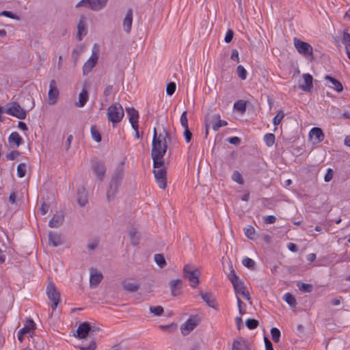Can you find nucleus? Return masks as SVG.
Here are the masks:
<instances>
[{"instance_id": "1", "label": "nucleus", "mask_w": 350, "mask_h": 350, "mask_svg": "<svg viewBox=\"0 0 350 350\" xmlns=\"http://www.w3.org/2000/svg\"><path fill=\"white\" fill-rule=\"evenodd\" d=\"M170 135L167 131H164V133L157 134L156 128H154L151 150L154 168L164 165L163 157L167 149V139H170Z\"/></svg>"}, {"instance_id": "2", "label": "nucleus", "mask_w": 350, "mask_h": 350, "mask_svg": "<svg viewBox=\"0 0 350 350\" xmlns=\"http://www.w3.org/2000/svg\"><path fill=\"white\" fill-rule=\"evenodd\" d=\"M123 164H121V165L114 171L111 180L110 189L107 192V197L108 200H109L111 197L113 196L118 186L120 185L123 176Z\"/></svg>"}, {"instance_id": "3", "label": "nucleus", "mask_w": 350, "mask_h": 350, "mask_svg": "<svg viewBox=\"0 0 350 350\" xmlns=\"http://www.w3.org/2000/svg\"><path fill=\"white\" fill-rule=\"evenodd\" d=\"M124 115V109L119 103L111 105L107 109V116L108 120L113 124L120 122L122 120Z\"/></svg>"}, {"instance_id": "4", "label": "nucleus", "mask_w": 350, "mask_h": 350, "mask_svg": "<svg viewBox=\"0 0 350 350\" xmlns=\"http://www.w3.org/2000/svg\"><path fill=\"white\" fill-rule=\"evenodd\" d=\"M200 274V271L194 269L191 265H186L183 268V276L190 282L192 288H196L199 284Z\"/></svg>"}, {"instance_id": "5", "label": "nucleus", "mask_w": 350, "mask_h": 350, "mask_svg": "<svg viewBox=\"0 0 350 350\" xmlns=\"http://www.w3.org/2000/svg\"><path fill=\"white\" fill-rule=\"evenodd\" d=\"M206 137L208 133V127L212 126L213 130L217 131L221 126L228 125V122L226 120L220 119V115L218 113L213 114L206 118Z\"/></svg>"}, {"instance_id": "6", "label": "nucleus", "mask_w": 350, "mask_h": 350, "mask_svg": "<svg viewBox=\"0 0 350 350\" xmlns=\"http://www.w3.org/2000/svg\"><path fill=\"white\" fill-rule=\"evenodd\" d=\"M294 46L297 51L306 57H313V48L308 42H304L297 38L293 39Z\"/></svg>"}, {"instance_id": "7", "label": "nucleus", "mask_w": 350, "mask_h": 350, "mask_svg": "<svg viewBox=\"0 0 350 350\" xmlns=\"http://www.w3.org/2000/svg\"><path fill=\"white\" fill-rule=\"evenodd\" d=\"M46 294L48 298L53 302L52 309L55 310L60 302V293L57 290L55 284L50 282L46 287Z\"/></svg>"}, {"instance_id": "8", "label": "nucleus", "mask_w": 350, "mask_h": 350, "mask_svg": "<svg viewBox=\"0 0 350 350\" xmlns=\"http://www.w3.org/2000/svg\"><path fill=\"white\" fill-rule=\"evenodd\" d=\"M5 113L15 116L18 119L24 120L27 116L25 110L18 103H14L12 105L5 110Z\"/></svg>"}, {"instance_id": "9", "label": "nucleus", "mask_w": 350, "mask_h": 350, "mask_svg": "<svg viewBox=\"0 0 350 350\" xmlns=\"http://www.w3.org/2000/svg\"><path fill=\"white\" fill-rule=\"evenodd\" d=\"M155 180L159 187L164 189L167 187V172L165 167H159L158 170H154L153 171Z\"/></svg>"}, {"instance_id": "10", "label": "nucleus", "mask_w": 350, "mask_h": 350, "mask_svg": "<svg viewBox=\"0 0 350 350\" xmlns=\"http://www.w3.org/2000/svg\"><path fill=\"white\" fill-rule=\"evenodd\" d=\"M59 90L57 88L55 80L52 79L49 83V90L48 92L49 104L53 105L57 103L59 97Z\"/></svg>"}, {"instance_id": "11", "label": "nucleus", "mask_w": 350, "mask_h": 350, "mask_svg": "<svg viewBox=\"0 0 350 350\" xmlns=\"http://www.w3.org/2000/svg\"><path fill=\"white\" fill-rule=\"evenodd\" d=\"M198 321L196 317L189 318L185 323L180 326V330L184 336L188 335L198 325Z\"/></svg>"}, {"instance_id": "12", "label": "nucleus", "mask_w": 350, "mask_h": 350, "mask_svg": "<svg viewBox=\"0 0 350 350\" xmlns=\"http://www.w3.org/2000/svg\"><path fill=\"white\" fill-rule=\"evenodd\" d=\"M87 33L88 31L86 29V18L85 16H81L77 24V40L79 41H81L83 38L87 34Z\"/></svg>"}, {"instance_id": "13", "label": "nucleus", "mask_w": 350, "mask_h": 350, "mask_svg": "<svg viewBox=\"0 0 350 350\" xmlns=\"http://www.w3.org/2000/svg\"><path fill=\"white\" fill-rule=\"evenodd\" d=\"M93 171L96 178L102 181L106 173V167L103 162L98 161H95L93 164Z\"/></svg>"}, {"instance_id": "14", "label": "nucleus", "mask_w": 350, "mask_h": 350, "mask_svg": "<svg viewBox=\"0 0 350 350\" xmlns=\"http://www.w3.org/2000/svg\"><path fill=\"white\" fill-rule=\"evenodd\" d=\"M91 331V325L88 322L81 323L77 329L76 336L80 339L85 338Z\"/></svg>"}, {"instance_id": "15", "label": "nucleus", "mask_w": 350, "mask_h": 350, "mask_svg": "<svg viewBox=\"0 0 350 350\" xmlns=\"http://www.w3.org/2000/svg\"><path fill=\"white\" fill-rule=\"evenodd\" d=\"M98 59V55L93 52L90 59H88L83 66V72L84 75L89 73L92 70L96 64Z\"/></svg>"}, {"instance_id": "16", "label": "nucleus", "mask_w": 350, "mask_h": 350, "mask_svg": "<svg viewBox=\"0 0 350 350\" xmlns=\"http://www.w3.org/2000/svg\"><path fill=\"white\" fill-rule=\"evenodd\" d=\"M126 111L129 116V120L132 128H135L138 125L139 113L133 107H126Z\"/></svg>"}, {"instance_id": "17", "label": "nucleus", "mask_w": 350, "mask_h": 350, "mask_svg": "<svg viewBox=\"0 0 350 350\" xmlns=\"http://www.w3.org/2000/svg\"><path fill=\"white\" fill-rule=\"evenodd\" d=\"M310 137L314 140V144H319L324 139L323 131L318 127L312 128L309 133Z\"/></svg>"}, {"instance_id": "18", "label": "nucleus", "mask_w": 350, "mask_h": 350, "mask_svg": "<svg viewBox=\"0 0 350 350\" xmlns=\"http://www.w3.org/2000/svg\"><path fill=\"white\" fill-rule=\"evenodd\" d=\"M232 350H250V345L246 340L240 338L234 341Z\"/></svg>"}, {"instance_id": "19", "label": "nucleus", "mask_w": 350, "mask_h": 350, "mask_svg": "<svg viewBox=\"0 0 350 350\" xmlns=\"http://www.w3.org/2000/svg\"><path fill=\"white\" fill-rule=\"evenodd\" d=\"M64 220V215L62 213H57L53 215L49 222L51 228H59L62 226Z\"/></svg>"}, {"instance_id": "20", "label": "nucleus", "mask_w": 350, "mask_h": 350, "mask_svg": "<svg viewBox=\"0 0 350 350\" xmlns=\"http://www.w3.org/2000/svg\"><path fill=\"white\" fill-rule=\"evenodd\" d=\"M183 282L180 279L172 280L170 282L169 286L171 291V294L173 296L180 295V290L182 287Z\"/></svg>"}, {"instance_id": "21", "label": "nucleus", "mask_w": 350, "mask_h": 350, "mask_svg": "<svg viewBox=\"0 0 350 350\" xmlns=\"http://www.w3.org/2000/svg\"><path fill=\"white\" fill-rule=\"evenodd\" d=\"M133 23V10L128 9L126 16L123 20V28L126 33H129L131 29Z\"/></svg>"}, {"instance_id": "22", "label": "nucleus", "mask_w": 350, "mask_h": 350, "mask_svg": "<svg viewBox=\"0 0 350 350\" xmlns=\"http://www.w3.org/2000/svg\"><path fill=\"white\" fill-rule=\"evenodd\" d=\"M103 276L100 272H97L96 270L91 271L90 278V284L91 287L97 286L102 281Z\"/></svg>"}, {"instance_id": "23", "label": "nucleus", "mask_w": 350, "mask_h": 350, "mask_svg": "<svg viewBox=\"0 0 350 350\" xmlns=\"http://www.w3.org/2000/svg\"><path fill=\"white\" fill-rule=\"evenodd\" d=\"M303 78L304 79V84L300 85L299 88L304 92H310L313 88L312 76L310 74H304Z\"/></svg>"}, {"instance_id": "24", "label": "nucleus", "mask_w": 350, "mask_h": 350, "mask_svg": "<svg viewBox=\"0 0 350 350\" xmlns=\"http://www.w3.org/2000/svg\"><path fill=\"white\" fill-rule=\"evenodd\" d=\"M49 242L53 247L59 246L63 243L61 235L53 232H49Z\"/></svg>"}, {"instance_id": "25", "label": "nucleus", "mask_w": 350, "mask_h": 350, "mask_svg": "<svg viewBox=\"0 0 350 350\" xmlns=\"http://www.w3.org/2000/svg\"><path fill=\"white\" fill-rule=\"evenodd\" d=\"M122 286L123 290L130 293L137 292L140 287L138 283L133 282L131 281H124L122 284Z\"/></svg>"}, {"instance_id": "26", "label": "nucleus", "mask_w": 350, "mask_h": 350, "mask_svg": "<svg viewBox=\"0 0 350 350\" xmlns=\"http://www.w3.org/2000/svg\"><path fill=\"white\" fill-rule=\"evenodd\" d=\"M109 0H90V8L94 11H99L103 9Z\"/></svg>"}, {"instance_id": "27", "label": "nucleus", "mask_w": 350, "mask_h": 350, "mask_svg": "<svg viewBox=\"0 0 350 350\" xmlns=\"http://www.w3.org/2000/svg\"><path fill=\"white\" fill-rule=\"evenodd\" d=\"M109 0H90V8L94 11H99L103 9Z\"/></svg>"}, {"instance_id": "28", "label": "nucleus", "mask_w": 350, "mask_h": 350, "mask_svg": "<svg viewBox=\"0 0 350 350\" xmlns=\"http://www.w3.org/2000/svg\"><path fill=\"white\" fill-rule=\"evenodd\" d=\"M87 193L83 187L78 189L77 202L81 206H84L88 203Z\"/></svg>"}, {"instance_id": "29", "label": "nucleus", "mask_w": 350, "mask_h": 350, "mask_svg": "<svg viewBox=\"0 0 350 350\" xmlns=\"http://www.w3.org/2000/svg\"><path fill=\"white\" fill-rule=\"evenodd\" d=\"M202 299L206 303V304L211 308H215V299L213 298L211 293H202L200 292V293Z\"/></svg>"}, {"instance_id": "30", "label": "nucleus", "mask_w": 350, "mask_h": 350, "mask_svg": "<svg viewBox=\"0 0 350 350\" xmlns=\"http://www.w3.org/2000/svg\"><path fill=\"white\" fill-rule=\"evenodd\" d=\"M8 142L18 147L23 143V139L17 132H12L8 137Z\"/></svg>"}, {"instance_id": "31", "label": "nucleus", "mask_w": 350, "mask_h": 350, "mask_svg": "<svg viewBox=\"0 0 350 350\" xmlns=\"http://www.w3.org/2000/svg\"><path fill=\"white\" fill-rule=\"evenodd\" d=\"M341 42L345 46L346 53H350V33L343 31L341 36Z\"/></svg>"}, {"instance_id": "32", "label": "nucleus", "mask_w": 350, "mask_h": 350, "mask_svg": "<svg viewBox=\"0 0 350 350\" xmlns=\"http://www.w3.org/2000/svg\"><path fill=\"white\" fill-rule=\"evenodd\" d=\"M325 79L326 80H328L330 81V83H332V85H334V89L338 92H340L342 91L343 90V87H342V83L338 81L337 79H336L335 78L331 77V76H329V75H326L325 77Z\"/></svg>"}, {"instance_id": "33", "label": "nucleus", "mask_w": 350, "mask_h": 350, "mask_svg": "<svg viewBox=\"0 0 350 350\" xmlns=\"http://www.w3.org/2000/svg\"><path fill=\"white\" fill-rule=\"evenodd\" d=\"M88 98V92L85 90H83L79 95V101L76 103V105L79 107H83L87 103Z\"/></svg>"}, {"instance_id": "34", "label": "nucleus", "mask_w": 350, "mask_h": 350, "mask_svg": "<svg viewBox=\"0 0 350 350\" xmlns=\"http://www.w3.org/2000/svg\"><path fill=\"white\" fill-rule=\"evenodd\" d=\"M129 234L130 237L131 244L137 245L139 243V237L137 235V231L135 228H132L129 230Z\"/></svg>"}, {"instance_id": "35", "label": "nucleus", "mask_w": 350, "mask_h": 350, "mask_svg": "<svg viewBox=\"0 0 350 350\" xmlns=\"http://www.w3.org/2000/svg\"><path fill=\"white\" fill-rule=\"evenodd\" d=\"M36 326L34 321L31 319H27L25 321V324L24 327H23L20 331L21 334H27L30 332L31 329H33Z\"/></svg>"}, {"instance_id": "36", "label": "nucleus", "mask_w": 350, "mask_h": 350, "mask_svg": "<svg viewBox=\"0 0 350 350\" xmlns=\"http://www.w3.org/2000/svg\"><path fill=\"white\" fill-rule=\"evenodd\" d=\"M233 287L234 291L237 294L242 295L245 291L246 288L244 286L243 282L242 280H239L236 283L233 284Z\"/></svg>"}, {"instance_id": "37", "label": "nucleus", "mask_w": 350, "mask_h": 350, "mask_svg": "<svg viewBox=\"0 0 350 350\" xmlns=\"http://www.w3.org/2000/svg\"><path fill=\"white\" fill-rule=\"evenodd\" d=\"M154 259L156 263L161 268H163L167 265L164 256L161 254H156L154 256Z\"/></svg>"}, {"instance_id": "38", "label": "nucleus", "mask_w": 350, "mask_h": 350, "mask_svg": "<svg viewBox=\"0 0 350 350\" xmlns=\"http://www.w3.org/2000/svg\"><path fill=\"white\" fill-rule=\"evenodd\" d=\"M284 300L291 306H295L297 304V301L295 298L290 293H286L284 297Z\"/></svg>"}, {"instance_id": "39", "label": "nucleus", "mask_w": 350, "mask_h": 350, "mask_svg": "<svg viewBox=\"0 0 350 350\" xmlns=\"http://www.w3.org/2000/svg\"><path fill=\"white\" fill-rule=\"evenodd\" d=\"M245 235L250 239L253 240L254 239L255 229L252 226H247L244 228Z\"/></svg>"}, {"instance_id": "40", "label": "nucleus", "mask_w": 350, "mask_h": 350, "mask_svg": "<svg viewBox=\"0 0 350 350\" xmlns=\"http://www.w3.org/2000/svg\"><path fill=\"white\" fill-rule=\"evenodd\" d=\"M90 133L92 138L96 142H100L101 141V135L99 131L96 129L95 126H92L90 129Z\"/></svg>"}, {"instance_id": "41", "label": "nucleus", "mask_w": 350, "mask_h": 350, "mask_svg": "<svg viewBox=\"0 0 350 350\" xmlns=\"http://www.w3.org/2000/svg\"><path fill=\"white\" fill-rule=\"evenodd\" d=\"M27 171L26 164L21 163L17 166V175L19 178H23L25 176Z\"/></svg>"}, {"instance_id": "42", "label": "nucleus", "mask_w": 350, "mask_h": 350, "mask_svg": "<svg viewBox=\"0 0 350 350\" xmlns=\"http://www.w3.org/2000/svg\"><path fill=\"white\" fill-rule=\"evenodd\" d=\"M275 135L272 133H267L264 137V140L267 146H271L275 143Z\"/></svg>"}, {"instance_id": "43", "label": "nucleus", "mask_w": 350, "mask_h": 350, "mask_svg": "<svg viewBox=\"0 0 350 350\" xmlns=\"http://www.w3.org/2000/svg\"><path fill=\"white\" fill-rule=\"evenodd\" d=\"M271 334L272 340L275 342H278L280 341V335H281V333H280V331L279 330V329H278L276 327L271 328Z\"/></svg>"}, {"instance_id": "44", "label": "nucleus", "mask_w": 350, "mask_h": 350, "mask_svg": "<svg viewBox=\"0 0 350 350\" xmlns=\"http://www.w3.org/2000/svg\"><path fill=\"white\" fill-rule=\"evenodd\" d=\"M297 286L301 291L310 293L312 290V285L306 283H298Z\"/></svg>"}, {"instance_id": "45", "label": "nucleus", "mask_w": 350, "mask_h": 350, "mask_svg": "<svg viewBox=\"0 0 350 350\" xmlns=\"http://www.w3.org/2000/svg\"><path fill=\"white\" fill-rule=\"evenodd\" d=\"M258 321L254 319H248L245 321L247 327L250 329H254L258 326Z\"/></svg>"}, {"instance_id": "46", "label": "nucleus", "mask_w": 350, "mask_h": 350, "mask_svg": "<svg viewBox=\"0 0 350 350\" xmlns=\"http://www.w3.org/2000/svg\"><path fill=\"white\" fill-rule=\"evenodd\" d=\"M237 75H238L239 77L241 79L245 80L246 79L247 71H246V70L245 69V68L243 66L239 65V66H237Z\"/></svg>"}, {"instance_id": "47", "label": "nucleus", "mask_w": 350, "mask_h": 350, "mask_svg": "<svg viewBox=\"0 0 350 350\" xmlns=\"http://www.w3.org/2000/svg\"><path fill=\"white\" fill-rule=\"evenodd\" d=\"M230 272L228 275V278L229 280L231 282V283L233 284L236 283L237 281L240 280V279L236 275V273L232 268V266L230 265Z\"/></svg>"}, {"instance_id": "48", "label": "nucleus", "mask_w": 350, "mask_h": 350, "mask_svg": "<svg viewBox=\"0 0 350 350\" xmlns=\"http://www.w3.org/2000/svg\"><path fill=\"white\" fill-rule=\"evenodd\" d=\"M242 263L245 267H246L250 269H255L256 264H255V262L252 258L247 257L243 260Z\"/></svg>"}, {"instance_id": "49", "label": "nucleus", "mask_w": 350, "mask_h": 350, "mask_svg": "<svg viewBox=\"0 0 350 350\" xmlns=\"http://www.w3.org/2000/svg\"><path fill=\"white\" fill-rule=\"evenodd\" d=\"M232 178L236 183L242 185L244 183L243 178L241 173L238 171H234L232 174Z\"/></svg>"}, {"instance_id": "50", "label": "nucleus", "mask_w": 350, "mask_h": 350, "mask_svg": "<svg viewBox=\"0 0 350 350\" xmlns=\"http://www.w3.org/2000/svg\"><path fill=\"white\" fill-rule=\"evenodd\" d=\"M150 312L154 314L155 316H161L163 314L164 310L162 306H158L156 307H150Z\"/></svg>"}, {"instance_id": "51", "label": "nucleus", "mask_w": 350, "mask_h": 350, "mask_svg": "<svg viewBox=\"0 0 350 350\" xmlns=\"http://www.w3.org/2000/svg\"><path fill=\"white\" fill-rule=\"evenodd\" d=\"M234 108L239 111L243 112L246 109V104L243 100H238L234 104Z\"/></svg>"}, {"instance_id": "52", "label": "nucleus", "mask_w": 350, "mask_h": 350, "mask_svg": "<svg viewBox=\"0 0 350 350\" xmlns=\"http://www.w3.org/2000/svg\"><path fill=\"white\" fill-rule=\"evenodd\" d=\"M284 117L283 111H279L277 115L273 119V123L275 126H278Z\"/></svg>"}, {"instance_id": "53", "label": "nucleus", "mask_w": 350, "mask_h": 350, "mask_svg": "<svg viewBox=\"0 0 350 350\" xmlns=\"http://www.w3.org/2000/svg\"><path fill=\"white\" fill-rule=\"evenodd\" d=\"M176 85L174 82H170L167 85L166 94L169 96H172L176 91Z\"/></svg>"}, {"instance_id": "54", "label": "nucleus", "mask_w": 350, "mask_h": 350, "mask_svg": "<svg viewBox=\"0 0 350 350\" xmlns=\"http://www.w3.org/2000/svg\"><path fill=\"white\" fill-rule=\"evenodd\" d=\"M0 16H3L8 17V18H12V19H15V20H17V21H18L20 19L19 16H18L17 15L13 14L12 12L7 11V10L2 11L0 13Z\"/></svg>"}, {"instance_id": "55", "label": "nucleus", "mask_w": 350, "mask_h": 350, "mask_svg": "<svg viewBox=\"0 0 350 350\" xmlns=\"http://www.w3.org/2000/svg\"><path fill=\"white\" fill-rule=\"evenodd\" d=\"M20 155V152L18 150H12L10 153L7 154L5 157L8 160L13 161L18 156Z\"/></svg>"}, {"instance_id": "56", "label": "nucleus", "mask_w": 350, "mask_h": 350, "mask_svg": "<svg viewBox=\"0 0 350 350\" xmlns=\"http://www.w3.org/2000/svg\"><path fill=\"white\" fill-rule=\"evenodd\" d=\"M180 124L181 125L184 127V128H187L189 127L188 126V120H187V111H184L181 116H180Z\"/></svg>"}, {"instance_id": "57", "label": "nucleus", "mask_w": 350, "mask_h": 350, "mask_svg": "<svg viewBox=\"0 0 350 350\" xmlns=\"http://www.w3.org/2000/svg\"><path fill=\"white\" fill-rule=\"evenodd\" d=\"M184 129H185V131L183 133V135L185 137V141L187 143H189L192 138V133L189 129V127L184 128Z\"/></svg>"}, {"instance_id": "58", "label": "nucleus", "mask_w": 350, "mask_h": 350, "mask_svg": "<svg viewBox=\"0 0 350 350\" xmlns=\"http://www.w3.org/2000/svg\"><path fill=\"white\" fill-rule=\"evenodd\" d=\"M25 100L27 102H29V105H26L25 107L28 108V110H31L34 107V100L32 96L28 95L26 96Z\"/></svg>"}, {"instance_id": "59", "label": "nucleus", "mask_w": 350, "mask_h": 350, "mask_svg": "<svg viewBox=\"0 0 350 350\" xmlns=\"http://www.w3.org/2000/svg\"><path fill=\"white\" fill-rule=\"evenodd\" d=\"M233 36H234V32L232 29H228L226 32V36L224 38V41L226 42V43H230L232 38H233Z\"/></svg>"}, {"instance_id": "60", "label": "nucleus", "mask_w": 350, "mask_h": 350, "mask_svg": "<svg viewBox=\"0 0 350 350\" xmlns=\"http://www.w3.org/2000/svg\"><path fill=\"white\" fill-rule=\"evenodd\" d=\"M334 172L332 169H328L327 173L324 176V180L325 182H329L333 178Z\"/></svg>"}, {"instance_id": "61", "label": "nucleus", "mask_w": 350, "mask_h": 350, "mask_svg": "<svg viewBox=\"0 0 350 350\" xmlns=\"http://www.w3.org/2000/svg\"><path fill=\"white\" fill-rule=\"evenodd\" d=\"M50 208V205L49 204H46L45 202H43L40 208V211L42 215H45L48 212L49 209Z\"/></svg>"}, {"instance_id": "62", "label": "nucleus", "mask_w": 350, "mask_h": 350, "mask_svg": "<svg viewBox=\"0 0 350 350\" xmlns=\"http://www.w3.org/2000/svg\"><path fill=\"white\" fill-rule=\"evenodd\" d=\"M230 58L232 60L235 61L236 62H239V52L237 49H233L232 51Z\"/></svg>"}, {"instance_id": "63", "label": "nucleus", "mask_w": 350, "mask_h": 350, "mask_svg": "<svg viewBox=\"0 0 350 350\" xmlns=\"http://www.w3.org/2000/svg\"><path fill=\"white\" fill-rule=\"evenodd\" d=\"M265 349L266 350H273L271 342L267 338H264Z\"/></svg>"}, {"instance_id": "64", "label": "nucleus", "mask_w": 350, "mask_h": 350, "mask_svg": "<svg viewBox=\"0 0 350 350\" xmlns=\"http://www.w3.org/2000/svg\"><path fill=\"white\" fill-rule=\"evenodd\" d=\"M96 347V343L94 342H92L88 347H80L81 350H95Z\"/></svg>"}]
</instances>
